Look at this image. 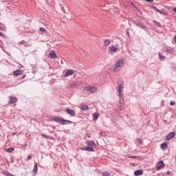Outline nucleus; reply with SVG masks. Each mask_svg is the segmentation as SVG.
I'll return each mask as SVG.
<instances>
[{"label": "nucleus", "instance_id": "nucleus-22", "mask_svg": "<svg viewBox=\"0 0 176 176\" xmlns=\"http://www.w3.org/2000/svg\"><path fill=\"white\" fill-rule=\"evenodd\" d=\"M150 8H151V9H153V10H155V12H157L158 13H162V10H158L156 6H151Z\"/></svg>", "mask_w": 176, "mask_h": 176}, {"label": "nucleus", "instance_id": "nucleus-25", "mask_svg": "<svg viewBox=\"0 0 176 176\" xmlns=\"http://www.w3.org/2000/svg\"><path fill=\"white\" fill-rule=\"evenodd\" d=\"M3 174H4V175H6V176H13L14 175L9 173V171L8 170H3L2 171Z\"/></svg>", "mask_w": 176, "mask_h": 176}, {"label": "nucleus", "instance_id": "nucleus-46", "mask_svg": "<svg viewBox=\"0 0 176 176\" xmlns=\"http://www.w3.org/2000/svg\"><path fill=\"white\" fill-rule=\"evenodd\" d=\"M116 13H118V8H116Z\"/></svg>", "mask_w": 176, "mask_h": 176}, {"label": "nucleus", "instance_id": "nucleus-47", "mask_svg": "<svg viewBox=\"0 0 176 176\" xmlns=\"http://www.w3.org/2000/svg\"><path fill=\"white\" fill-rule=\"evenodd\" d=\"M12 135H16V133H12Z\"/></svg>", "mask_w": 176, "mask_h": 176}, {"label": "nucleus", "instance_id": "nucleus-4", "mask_svg": "<svg viewBox=\"0 0 176 176\" xmlns=\"http://www.w3.org/2000/svg\"><path fill=\"white\" fill-rule=\"evenodd\" d=\"M131 21L134 25H135L136 27L141 28V30H144V31H146V32H148V28H146L145 26V25H144V23L142 22H141L140 20L132 19Z\"/></svg>", "mask_w": 176, "mask_h": 176}, {"label": "nucleus", "instance_id": "nucleus-43", "mask_svg": "<svg viewBox=\"0 0 176 176\" xmlns=\"http://www.w3.org/2000/svg\"><path fill=\"white\" fill-rule=\"evenodd\" d=\"M19 65H20L19 68H24V66H23V65L19 64Z\"/></svg>", "mask_w": 176, "mask_h": 176}, {"label": "nucleus", "instance_id": "nucleus-16", "mask_svg": "<svg viewBox=\"0 0 176 176\" xmlns=\"http://www.w3.org/2000/svg\"><path fill=\"white\" fill-rule=\"evenodd\" d=\"M167 146H168V144H167V142H164L160 145V148L162 150L167 149Z\"/></svg>", "mask_w": 176, "mask_h": 176}, {"label": "nucleus", "instance_id": "nucleus-41", "mask_svg": "<svg viewBox=\"0 0 176 176\" xmlns=\"http://www.w3.org/2000/svg\"><path fill=\"white\" fill-rule=\"evenodd\" d=\"M25 76H27V75L24 74L22 77H21V79H24V78H25Z\"/></svg>", "mask_w": 176, "mask_h": 176}, {"label": "nucleus", "instance_id": "nucleus-38", "mask_svg": "<svg viewBox=\"0 0 176 176\" xmlns=\"http://www.w3.org/2000/svg\"><path fill=\"white\" fill-rule=\"evenodd\" d=\"M22 146H23V148H24V149H27V146H28V144H25V145H23Z\"/></svg>", "mask_w": 176, "mask_h": 176}, {"label": "nucleus", "instance_id": "nucleus-20", "mask_svg": "<svg viewBox=\"0 0 176 176\" xmlns=\"http://www.w3.org/2000/svg\"><path fill=\"white\" fill-rule=\"evenodd\" d=\"M80 109L81 111H87L89 109V106H87V104H83Z\"/></svg>", "mask_w": 176, "mask_h": 176}, {"label": "nucleus", "instance_id": "nucleus-8", "mask_svg": "<svg viewBox=\"0 0 176 176\" xmlns=\"http://www.w3.org/2000/svg\"><path fill=\"white\" fill-rule=\"evenodd\" d=\"M123 63H124V60L123 59H120L117 63L116 64V67L114 69V72H116V68H119L123 65Z\"/></svg>", "mask_w": 176, "mask_h": 176}, {"label": "nucleus", "instance_id": "nucleus-26", "mask_svg": "<svg viewBox=\"0 0 176 176\" xmlns=\"http://www.w3.org/2000/svg\"><path fill=\"white\" fill-rule=\"evenodd\" d=\"M159 58L160 60L164 61V60L166 59V56L162 55V53L159 52Z\"/></svg>", "mask_w": 176, "mask_h": 176}, {"label": "nucleus", "instance_id": "nucleus-18", "mask_svg": "<svg viewBox=\"0 0 176 176\" xmlns=\"http://www.w3.org/2000/svg\"><path fill=\"white\" fill-rule=\"evenodd\" d=\"M109 50L110 52H113V53H116V52H118V48H116L115 46H111L109 47Z\"/></svg>", "mask_w": 176, "mask_h": 176}, {"label": "nucleus", "instance_id": "nucleus-44", "mask_svg": "<svg viewBox=\"0 0 176 176\" xmlns=\"http://www.w3.org/2000/svg\"><path fill=\"white\" fill-rule=\"evenodd\" d=\"M167 175H170V171L166 172Z\"/></svg>", "mask_w": 176, "mask_h": 176}, {"label": "nucleus", "instance_id": "nucleus-7", "mask_svg": "<svg viewBox=\"0 0 176 176\" xmlns=\"http://www.w3.org/2000/svg\"><path fill=\"white\" fill-rule=\"evenodd\" d=\"M175 137V132H170L168 135L165 138V141H170V140H173Z\"/></svg>", "mask_w": 176, "mask_h": 176}, {"label": "nucleus", "instance_id": "nucleus-39", "mask_svg": "<svg viewBox=\"0 0 176 176\" xmlns=\"http://www.w3.org/2000/svg\"><path fill=\"white\" fill-rule=\"evenodd\" d=\"M31 159H32V156L28 155V158H27V160H31Z\"/></svg>", "mask_w": 176, "mask_h": 176}, {"label": "nucleus", "instance_id": "nucleus-28", "mask_svg": "<svg viewBox=\"0 0 176 176\" xmlns=\"http://www.w3.org/2000/svg\"><path fill=\"white\" fill-rule=\"evenodd\" d=\"M154 25H156V27H159L160 28H162V24L160 23L153 21Z\"/></svg>", "mask_w": 176, "mask_h": 176}, {"label": "nucleus", "instance_id": "nucleus-42", "mask_svg": "<svg viewBox=\"0 0 176 176\" xmlns=\"http://www.w3.org/2000/svg\"><path fill=\"white\" fill-rule=\"evenodd\" d=\"M146 2H153V0H145Z\"/></svg>", "mask_w": 176, "mask_h": 176}, {"label": "nucleus", "instance_id": "nucleus-36", "mask_svg": "<svg viewBox=\"0 0 176 176\" xmlns=\"http://www.w3.org/2000/svg\"><path fill=\"white\" fill-rule=\"evenodd\" d=\"M101 137H105L106 134H105V132H100V133Z\"/></svg>", "mask_w": 176, "mask_h": 176}, {"label": "nucleus", "instance_id": "nucleus-14", "mask_svg": "<svg viewBox=\"0 0 176 176\" xmlns=\"http://www.w3.org/2000/svg\"><path fill=\"white\" fill-rule=\"evenodd\" d=\"M71 75H74V70H72V69L67 70L66 72V73L65 74V78H67L68 76H71Z\"/></svg>", "mask_w": 176, "mask_h": 176}, {"label": "nucleus", "instance_id": "nucleus-2", "mask_svg": "<svg viewBox=\"0 0 176 176\" xmlns=\"http://www.w3.org/2000/svg\"><path fill=\"white\" fill-rule=\"evenodd\" d=\"M116 89L118 91V94L120 97V102L118 104V107L120 108H122V105L124 104V102H123V95L122 94V90H123V82L118 83V86L116 87Z\"/></svg>", "mask_w": 176, "mask_h": 176}, {"label": "nucleus", "instance_id": "nucleus-29", "mask_svg": "<svg viewBox=\"0 0 176 176\" xmlns=\"http://www.w3.org/2000/svg\"><path fill=\"white\" fill-rule=\"evenodd\" d=\"M76 86H78V84H76V82H73L69 85V89H75Z\"/></svg>", "mask_w": 176, "mask_h": 176}, {"label": "nucleus", "instance_id": "nucleus-21", "mask_svg": "<svg viewBox=\"0 0 176 176\" xmlns=\"http://www.w3.org/2000/svg\"><path fill=\"white\" fill-rule=\"evenodd\" d=\"M103 45H104V46H109V45H111V40H109V39L105 40L103 42Z\"/></svg>", "mask_w": 176, "mask_h": 176}, {"label": "nucleus", "instance_id": "nucleus-24", "mask_svg": "<svg viewBox=\"0 0 176 176\" xmlns=\"http://www.w3.org/2000/svg\"><path fill=\"white\" fill-rule=\"evenodd\" d=\"M5 151L6 152H8V153H12V152L14 151V148L10 147V148H5Z\"/></svg>", "mask_w": 176, "mask_h": 176}, {"label": "nucleus", "instance_id": "nucleus-5", "mask_svg": "<svg viewBox=\"0 0 176 176\" xmlns=\"http://www.w3.org/2000/svg\"><path fill=\"white\" fill-rule=\"evenodd\" d=\"M85 91H90L91 93H97L98 89L96 87H85L84 88Z\"/></svg>", "mask_w": 176, "mask_h": 176}, {"label": "nucleus", "instance_id": "nucleus-48", "mask_svg": "<svg viewBox=\"0 0 176 176\" xmlns=\"http://www.w3.org/2000/svg\"><path fill=\"white\" fill-rule=\"evenodd\" d=\"M126 35H129V32H126Z\"/></svg>", "mask_w": 176, "mask_h": 176}, {"label": "nucleus", "instance_id": "nucleus-13", "mask_svg": "<svg viewBox=\"0 0 176 176\" xmlns=\"http://www.w3.org/2000/svg\"><path fill=\"white\" fill-rule=\"evenodd\" d=\"M143 174H144V170L142 169H139L134 171V175L135 176L142 175Z\"/></svg>", "mask_w": 176, "mask_h": 176}, {"label": "nucleus", "instance_id": "nucleus-50", "mask_svg": "<svg viewBox=\"0 0 176 176\" xmlns=\"http://www.w3.org/2000/svg\"><path fill=\"white\" fill-rule=\"evenodd\" d=\"M63 9H64V7L62 8V10H63Z\"/></svg>", "mask_w": 176, "mask_h": 176}, {"label": "nucleus", "instance_id": "nucleus-32", "mask_svg": "<svg viewBox=\"0 0 176 176\" xmlns=\"http://www.w3.org/2000/svg\"><path fill=\"white\" fill-rule=\"evenodd\" d=\"M39 31H41V32H46L47 30H46L45 28H40Z\"/></svg>", "mask_w": 176, "mask_h": 176}, {"label": "nucleus", "instance_id": "nucleus-40", "mask_svg": "<svg viewBox=\"0 0 176 176\" xmlns=\"http://www.w3.org/2000/svg\"><path fill=\"white\" fill-rule=\"evenodd\" d=\"M0 36H1V38H5V34L0 32Z\"/></svg>", "mask_w": 176, "mask_h": 176}, {"label": "nucleus", "instance_id": "nucleus-49", "mask_svg": "<svg viewBox=\"0 0 176 176\" xmlns=\"http://www.w3.org/2000/svg\"><path fill=\"white\" fill-rule=\"evenodd\" d=\"M133 166H135V164H133Z\"/></svg>", "mask_w": 176, "mask_h": 176}, {"label": "nucleus", "instance_id": "nucleus-34", "mask_svg": "<svg viewBox=\"0 0 176 176\" xmlns=\"http://www.w3.org/2000/svg\"><path fill=\"white\" fill-rule=\"evenodd\" d=\"M170 107H174V105H175V102H174V101H170Z\"/></svg>", "mask_w": 176, "mask_h": 176}, {"label": "nucleus", "instance_id": "nucleus-10", "mask_svg": "<svg viewBox=\"0 0 176 176\" xmlns=\"http://www.w3.org/2000/svg\"><path fill=\"white\" fill-rule=\"evenodd\" d=\"M17 102V98L14 96H10V99L8 101L9 105H12V104H16Z\"/></svg>", "mask_w": 176, "mask_h": 176}, {"label": "nucleus", "instance_id": "nucleus-19", "mask_svg": "<svg viewBox=\"0 0 176 176\" xmlns=\"http://www.w3.org/2000/svg\"><path fill=\"white\" fill-rule=\"evenodd\" d=\"M41 135L42 137H43V138H47V140H54V138H53V136H48L45 133H42Z\"/></svg>", "mask_w": 176, "mask_h": 176}, {"label": "nucleus", "instance_id": "nucleus-6", "mask_svg": "<svg viewBox=\"0 0 176 176\" xmlns=\"http://www.w3.org/2000/svg\"><path fill=\"white\" fill-rule=\"evenodd\" d=\"M166 166V164H164V162L163 161H159L157 163V165L156 166V170H162V168H164Z\"/></svg>", "mask_w": 176, "mask_h": 176}, {"label": "nucleus", "instance_id": "nucleus-9", "mask_svg": "<svg viewBox=\"0 0 176 176\" xmlns=\"http://www.w3.org/2000/svg\"><path fill=\"white\" fill-rule=\"evenodd\" d=\"M66 112L68 113V115H70V116H72V118H75L76 116V113H75V111L72 109H66Z\"/></svg>", "mask_w": 176, "mask_h": 176}, {"label": "nucleus", "instance_id": "nucleus-17", "mask_svg": "<svg viewBox=\"0 0 176 176\" xmlns=\"http://www.w3.org/2000/svg\"><path fill=\"white\" fill-rule=\"evenodd\" d=\"M98 118H100V113H98V112H96L93 114V120H97L98 119Z\"/></svg>", "mask_w": 176, "mask_h": 176}, {"label": "nucleus", "instance_id": "nucleus-30", "mask_svg": "<svg viewBox=\"0 0 176 176\" xmlns=\"http://www.w3.org/2000/svg\"><path fill=\"white\" fill-rule=\"evenodd\" d=\"M165 52H166V53H169V54H171V53H173V50H171V49H169V48H166V49L165 50Z\"/></svg>", "mask_w": 176, "mask_h": 176}, {"label": "nucleus", "instance_id": "nucleus-3", "mask_svg": "<svg viewBox=\"0 0 176 176\" xmlns=\"http://www.w3.org/2000/svg\"><path fill=\"white\" fill-rule=\"evenodd\" d=\"M52 120H53L54 122H56L57 123H59V124H72V123H74V122L71 120H65L58 116L54 117V118Z\"/></svg>", "mask_w": 176, "mask_h": 176}, {"label": "nucleus", "instance_id": "nucleus-12", "mask_svg": "<svg viewBox=\"0 0 176 176\" xmlns=\"http://www.w3.org/2000/svg\"><path fill=\"white\" fill-rule=\"evenodd\" d=\"M32 173H33V175H36V174H38V163L37 162L34 163V166Z\"/></svg>", "mask_w": 176, "mask_h": 176}, {"label": "nucleus", "instance_id": "nucleus-35", "mask_svg": "<svg viewBox=\"0 0 176 176\" xmlns=\"http://www.w3.org/2000/svg\"><path fill=\"white\" fill-rule=\"evenodd\" d=\"M131 159H137V157H138L137 155H131L129 157Z\"/></svg>", "mask_w": 176, "mask_h": 176}, {"label": "nucleus", "instance_id": "nucleus-1", "mask_svg": "<svg viewBox=\"0 0 176 176\" xmlns=\"http://www.w3.org/2000/svg\"><path fill=\"white\" fill-rule=\"evenodd\" d=\"M87 146L81 147L80 151H87V152H95L94 148L97 146L96 142L94 140H89L86 142Z\"/></svg>", "mask_w": 176, "mask_h": 176}, {"label": "nucleus", "instance_id": "nucleus-31", "mask_svg": "<svg viewBox=\"0 0 176 176\" xmlns=\"http://www.w3.org/2000/svg\"><path fill=\"white\" fill-rule=\"evenodd\" d=\"M102 176H109V175H111V173H109L108 172H102Z\"/></svg>", "mask_w": 176, "mask_h": 176}, {"label": "nucleus", "instance_id": "nucleus-27", "mask_svg": "<svg viewBox=\"0 0 176 176\" xmlns=\"http://www.w3.org/2000/svg\"><path fill=\"white\" fill-rule=\"evenodd\" d=\"M136 142H138V144H140V145H144V142H142V140H141V138H137Z\"/></svg>", "mask_w": 176, "mask_h": 176}, {"label": "nucleus", "instance_id": "nucleus-33", "mask_svg": "<svg viewBox=\"0 0 176 176\" xmlns=\"http://www.w3.org/2000/svg\"><path fill=\"white\" fill-rule=\"evenodd\" d=\"M160 14H164V16H168V14L167 12H164L163 11H161V12H160Z\"/></svg>", "mask_w": 176, "mask_h": 176}, {"label": "nucleus", "instance_id": "nucleus-45", "mask_svg": "<svg viewBox=\"0 0 176 176\" xmlns=\"http://www.w3.org/2000/svg\"><path fill=\"white\" fill-rule=\"evenodd\" d=\"M173 11L175 12V13H176V8H175L173 9Z\"/></svg>", "mask_w": 176, "mask_h": 176}, {"label": "nucleus", "instance_id": "nucleus-15", "mask_svg": "<svg viewBox=\"0 0 176 176\" xmlns=\"http://www.w3.org/2000/svg\"><path fill=\"white\" fill-rule=\"evenodd\" d=\"M49 56L50 58H56L57 57V54L54 51H51V52L49 54Z\"/></svg>", "mask_w": 176, "mask_h": 176}, {"label": "nucleus", "instance_id": "nucleus-11", "mask_svg": "<svg viewBox=\"0 0 176 176\" xmlns=\"http://www.w3.org/2000/svg\"><path fill=\"white\" fill-rule=\"evenodd\" d=\"M24 74V70L16 69L13 72L14 76H19V75H23Z\"/></svg>", "mask_w": 176, "mask_h": 176}, {"label": "nucleus", "instance_id": "nucleus-37", "mask_svg": "<svg viewBox=\"0 0 176 176\" xmlns=\"http://www.w3.org/2000/svg\"><path fill=\"white\" fill-rule=\"evenodd\" d=\"M25 43V41L23 40L19 43V45H24Z\"/></svg>", "mask_w": 176, "mask_h": 176}, {"label": "nucleus", "instance_id": "nucleus-23", "mask_svg": "<svg viewBox=\"0 0 176 176\" xmlns=\"http://www.w3.org/2000/svg\"><path fill=\"white\" fill-rule=\"evenodd\" d=\"M150 8H151V9H153V10H155V12H157L158 13H162V10H158L156 6H151Z\"/></svg>", "mask_w": 176, "mask_h": 176}]
</instances>
